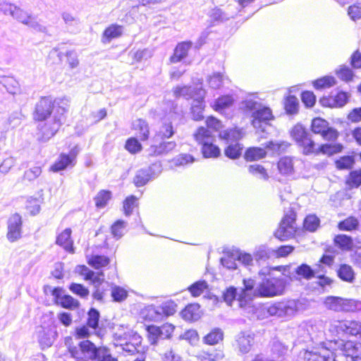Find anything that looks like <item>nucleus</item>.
<instances>
[{"label": "nucleus", "mask_w": 361, "mask_h": 361, "mask_svg": "<svg viewBox=\"0 0 361 361\" xmlns=\"http://www.w3.org/2000/svg\"><path fill=\"white\" fill-rule=\"evenodd\" d=\"M290 135L301 152L306 156L318 154L319 152L331 155L342 151L341 144L317 145L312 138V134L301 124H296L290 131Z\"/></svg>", "instance_id": "f257e3e1"}, {"label": "nucleus", "mask_w": 361, "mask_h": 361, "mask_svg": "<svg viewBox=\"0 0 361 361\" xmlns=\"http://www.w3.org/2000/svg\"><path fill=\"white\" fill-rule=\"evenodd\" d=\"M240 109L252 118L251 123L256 129L264 130V125L274 118L271 110L252 98H246L240 104Z\"/></svg>", "instance_id": "f03ea898"}, {"label": "nucleus", "mask_w": 361, "mask_h": 361, "mask_svg": "<svg viewBox=\"0 0 361 361\" xmlns=\"http://www.w3.org/2000/svg\"><path fill=\"white\" fill-rule=\"evenodd\" d=\"M142 343V337L136 332L128 331L116 333L114 345L118 353L123 355H133L139 352L138 348Z\"/></svg>", "instance_id": "7ed1b4c3"}, {"label": "nucleus", "mask_w": 361, "mask_h": 361, "mask_svg": "<svg viewBox=\"0 0 361 361\" xmlns=\"http://www.w3.org/2000/svg\"><path fill=\"white\" fill-rule=\"evenodd\" d=\"M105 347H97L91 341L83 340L78 346H69L68 350L75 361H94L102 353Z\"/></svg>", "instance_id": "20e7f679"}, {"label": "nucleus", "mask_w": 361, "mask_h": 361, "mask_svg": "<svg viewBox=\"0 0 361 361\" xmlns=\"http://www.w3.org/2000/svg\"><path fill=\"white\" fill-rule=\"evenodd\" d=\"M328 310L337 312H353L361 311V301L350 298L328 296L324 302Z\"/></svg>", "instance_id": "39448f33"}, {"label": "nucleus", "mask_w": 361, "mask_h": 361, "mask_svg": "<svg viewBox=\"0 0 361 361\" xmlns=\"http://www.w3.org/2000/svg\"><path fill=\"white\" fill-rule=\"evenodd\" d=\"M195 140L202 145V152L205 158H214L220 154V149L213 144L212 132L204 127L199 128L194 134Z\"/></svg>", "instance_id": "423d86ee"}, {"label": "nucleus", "mask_w": 361, "mask_h": 361, "mask_svg": "<svg viewBox=\"0 0 361 361\" xmlns=\"http://www.w3.org/2000/svg\"><path fill=\"white\" fill-rule=\"evenodd\" d=\"M330 348L334 351L341 350V354L338 357H345L347 361H357L361 360V343L335 340L329 342Z\"/></svg>", "instance_id": "0eeeda50"}, {"label": "nucleus", "mask_w": 361, "mask_h": 361, "mask_svg": "<svg viewBox=\"0 0 361 361\" xmlns=\"http://www.w3.org/2000/svg\"><path fill=\"white\" fill-rule=\"evenodd\" d=\"M286 287V281L282 278H268L259 285L255 290V295L274 297L281 295Z\"/></svg>", "instance_id": "6e6552de"}, {"label": "nucleus", "mask_w": 361, "mask_h": 361, "mask_svg": "<svg viewBox=\"0 0 361 361\" xmlns=\"http://www.w3.org/2000/svg\"><path fill=\"white\" fill-rule=\"evenodd\" d=\"M244 288L241 290V293L238 294L237 302L239 307L244 310L245 312L248 314L253 315L256 313L257 308L253 305L251 295H255L254 287L255 282L252 279H247L243 280Z\"/></svg>", "instance_id": "1a4fd4ad"}, {"label": "nucleus", "mask_w": 361, "mask_h": 361, "mask_svg": "<svg viewBox=\"0 0 361 361\" xmlns=\"http://www.w3.org/2000/svg\"><path fill=\"white\" fill-rule=\"evenodd\" d=\"M329 331L339 337L361 335V322L355 320L334 321L329 325Z\"/></svg>", "instance_id": "9d476101"}, {"label": "nucleus", "mask_w": 361, "mask_h": 361, "mask_svg": "<svg viewBox=\"0 0 361 361\" xmlns=\"http://www.w3.org/2000/svg\"><path fill=\"white\" fill-rule=\"evenodd\" d=\"M66 112V107L59 106L53 119L45 123L41 128V140L44 142L47 141L56 133L64 120L63 115Z\"/></svg>", "instance_id": "9b49d317"}, {"label": "nucleus", "mask_w": 361, "mask_h": 361, "mask_svg": "<svg viewBox=\"0 0 361 361\" xmlns=\"http://www.w3.org/2000/svg\"><path fill=\"white\" fill-rule=\"evenodd\" d=\"M298 310V302L295 300L275 302L270 305L267 308V311L269 315L278 317H293Z\"/></svg>", "instance_id": "f8f14e48"}, {"label": "nucleus", "mask_w": 361, "mask_h": 361, "mask_svg": "<svg viewBox=\"0 0 361 361\" xmlns=\"http://www.w3.org/2000/svg\"><path fill=\"white\" fill-rule=\"evenodd\" d=\"M175 326L173 324L166 323L161 326L155 325L148 326L147 331L148 333V340L151 345H158L163 343L165 339L171 338Z\"/></svg>", "instance_id": "ddd939ff"}, {"label": "nucleus", "mask_w": 361, "mask_h": 361, "mask_svg": "<svg viewBox=\"0 0 361 361\" xmlns=\"http://www.w3.org/2000/svg\"><path fill=\"white\" fill-rule=\"evenodd\" d=\"M296 214L290 211L282 219L279 228L275 231L274 235L280 240H286L292 238L296 232L295 226Z\"/></svg>", "instance_id": "4468645a"}, {"label": "nucleus", "mask_w": 361, "mask_h": 361, "mask_svg": "<svg viewBox=\"0 0 361 361\" xmlns=\"http://www.w3.org/2000/svg\"><path fill=\"white\" fill-rule=\"evenodd\" d=\"M47 289L51 292L54 297V302L57 305L68 310H75L79 307V301L69 295L63 294V288L59 287L51 288V287L48 286L45 289L46 292Z\"/></svg>", "instance_id": "2eb2a0df"}, {"label": "nucleus", "mask_w": 361, "mask_h": 361, "mask_svg": "<svg viewBox=\"0 0 361 361\" xmlns=\"http://www.w3.org/2000/svg\"><path fill=\"white\" fill-rule=\"evenodd\" d=\"M161 172L159 164H154L147 169L138 170L134 177V183L137 187L145 185L151 179L157 177Z\"/></svg>", "instance_id": "dca6fc26"}, {"label": "nucleus", "mask_w": 361, "mask_h": 361, "mask_svg": "<svg viewBox=\"0 0 361 361\" xmlns=\"http://www.w3.org/2000/svg\"><path fill=\"white\" fill-rule=\"evenodd\" d=\"M312 130L314 133L320 134L324 139L334 140L337 138V131L329 126V123L321 118H314L312 121Z\"/></svg>", "instance_id": "f3484780"}, {"label": "nucleus", "mask_w": 361, "mask_h": 361, "mask_svg": "<svg viewBox=\"0 0 361 361\" xmlns=\"http://www.w3.org/2000/svg\"><path fill=\"white\" fill-rule=\"evenodd\" d=\"M54 101L51 97H43L37 102L34 111V118L37 121H44L51 114Z\"/></svg>", "instance_id": "a211bd4d"}, {"label": "nucleus", "mask_w": 361, "mask_h": 361, "mask_svg": "<svg viewBox=\"0 0 361 361\" xmlns=\"http://www.w3.org/2000/svg\"><path fill=\"white\" fill-rule=\"evenodd\" d=\"M8 232L6 237L8 241L13 243L21 238L22 218L18 214H13L8 220Z\"/></svg>", "instance_id": "6ab92c4d"}, {"label": "nucleus", "mask_w": 361, "mask_h": 361, "mask_svg": "<svg viewBox=\"0 0 361 361\" xmlns=\"http://www.w3.org/2000/svg\"><path fill=\"white\" fill-rule=\"evenodd\" d=\"M326 348H322L319 350L307 352L305 353L306 361H339L337 359L338 355L330 348L329 343Z\"/></svg>", "instance_id": "aec40b11"}, {"label": "nucleus", "mask_w": 361, "mask_h": 361, "mask_svg": "<svg viewBox=\"0 0 361 361\" xmlns=\"http://www.w3.org/2000/svg\"><path fill=\"white\" fill-rule=\"evenodd\" d=\"M255 334L250 331H240L235 336V346L239 352L245 354L250 352L254 343Z\"/></svg>", "instance_id": "412c9836"}, {"label": "nucleus", "mask_w": 361, "mask_h": 361, "mask_svg": "<svg viewBox=\"0 0 361 361\" xmlns=\"http://www.w3.org/2000/svg\"><path fill=\"white\" fill-rule=\"evenodd\" d=\"M206 92L200 87L197 92V97L194 99L191 106V114L195 121H200L203 118V110L204 108V98Z\"/></svg>", "instance_id": "4be33fe9"}, {"label": "nucleus", "mask_w": 361, "mask_h": 361, "mask_svg": "<svg viewBox=\"0 0 361 361\" xmlns=\"http://www.w3.org/2000/svg\"><path fill=\"white\" fill-rule=\"evenodd\" d=\"M348 95L346 92H340L335 97H323L319 100L323 106L342 107L348 102Z\"/></svg>", "instance_id": "5701e85b"}, {"label": "nucleus", "mask_w": 361, "mask_h": 361, "mask_svg": "<svg viewBox=\"0 0 361 361\" xmlns=\"http://www.w3.org/2000/svg\"><path fill=\"white\" fill-rule=\"evenodd\" d=\"M141 317L147 321L159 322L163 319L159 306L147 305L141 310Z\"/></svg>", "instance_id": "b1692460"}, {"label": "nucleus", "mask_w": 361, "mask_h": 361, "mask_svg": "<svg viewBox=\"0 0 361 361\" xmlns=\"http://www.w3.org/2000/svg\"><path fill=\"white\" fill-rule=\"evenodd\" d=\"M176 147L174 141L163 142L157 146H151L149 149V155L159 156L166 154L173 150Z\"/></svg>", "instance_id": "393cba45"}, {"label": "nucleus", "mask_w": 361, "mask_h": 361, "mask_svg": "<svg viewBox=\"0 0 361 361\" xmlns=\"http://www.w3.org/2000/svg\"><path fill=\"white\" fill-rule=\"evenodd\" d=\"M123 30V26L111 24L104 30L102 37V42L103 43H109L113 39L121 36Z\"/></svg>", "instance_id": "a878e982"}, {"label": "nucleus", "mask_w": 361, "mask_h": 361, "mask_svg": "<svg viewBox=\"0 0 361 361\" xmlns=\"http://www.w3.org/2000/svg\"><path fill=\"white\" fill-rule=\"evenodd\" d=\"M243 135L244 133L242 129H238L236 128L223 130L219 133V137L221 139L225 140L228 145L230 143L238 142V141L242 139Z\"/></svg>", "instance_id": "bb28decb"}, {"label": "nucleus", "mask_w": 361, "mask_h": 361, "mask_svg": "<svg viewBox=\"0 0 361 361\" xmlns=\"http://www.w3.org/2000/svg\"><path fill=\"white\" fill-rule=\"evenodd\" d=\"M182 317L187 321H197L201 317L200 306L198 304H190L181 312Z\"/></svg>", "instance_id": "cd10ccee"}, {"label": "nucleus", "mask_w": 361, "mask_h": 361, "mask_svg": "<svg viewBox=\"0 0 361 361\" xmlns=\"http://www.w3.org/2000/svg\"><path fill=\"white\" fill-rule=\"evenodd\" d=\"M56 333L51 329L42 328L38 331V340L43 348H47L52 345L55 340Z\"/></svg>", "instance_id": "c85d7f7f"}, {"label": "nucleus", "mask_w": 361, "mask_h": 361, "mask_svg": "<svg viewBox=\"0 0 361 361\" xmlns=\"http://www.w3.org/2000/svg\"><path fill=\"white\" fill-rule=\"evenodd\" d=\"M133 128L136 131L137 137L141 140H146L149 137V128L147 123L141 118L136 119L133 123Z\"/></svg>", "instance_id": "c756f323"}, {"label": "nucleus", "mask_w": 361, "mask_h": 361, "mask_svg": "<svg viewBox=\"0 0 361 361\" xmlns=\"http://www.w3.org/2000/svg\"><path fill=\"white\" fill-rule=\"evenodd\" d=\"M191 42L179 43L174 49L173 54L170 57L171 63H177L183 59L191 47Z\"/></svg>", "instance_id": "7c9ffc66"}, {"label": "nucleus", "mask_w": 361, "mask_h": 361, "mask_svg": "<svg viewBox=\"0 0 361 361\" xmlns=\"http://www.w3.org/2000/svg\"><path fill=\"white\" fill-rule=\"evenodd\" d=\"M196 87L192 88L191 86H176L173 89V93L174 97H183L185 99H190V98H196L197 97V92L200 88Z\"/></svg>", "instance_id": "2f4dec72"}, {"label": "nucleus", "mask_w": 361, "mask_h": 361, "mask_svg": "<svg viewBox=\"0 0 361 361\" xmlns=\"http://www.w3.org/2000/svg\"><path fill=\"white\" fill-rule=\"evenodd\" d=\"M74 165L73 157L66 154H61L51 169L53 171L58 172L66 169L69 166H73Z\"/></svg>", "instance_id": "473e14b6"}, {"label": "nucleus", "mask_w": 361, "mask_h": 361, "mask_svg": "<svg viewBox=\"0 0 361 361\" xmlns=\"http://www.w3.org/2000/svg\"><path fill=\"white\" fill-rule=\"evenodd\" d=\"M223 339V331L219 328H214L203 337V342L207 345H214L219 343Z\"/></svg>", "instance_id": "72a5a7b5"}, {"label": "nucleus", "mask_w": 361, "mask_h": 361, "mask_svg": "<svg viewBox=\"0 0 361 361\" xmlns=\"http://www.w3.org/2000/svg\"><path fill=\"white\" fill-rule=\"evenodd\" d=\"M0 83L5 87L6 91L11 94L20 92L18 82L13 77L4 76L0 78Z\"/></svg>", "instance_id": "f704fd0d"}, {"label": "nucleus", "mask_w": 361, "mask_h": 361, "mask_svg": "<svg viewBox=\"0 0 361 361\" xmlns=\"http://www.w3.org/2000/svg\"><path fill=\"white\" fill-rule=\"evenodd\" d=\"M278 169L281 173L289 176L294 172V164L291 157H284L278 162Z\"/></svg>", "instance_id": "c9c22d12"}, {"label": "nucleus", "mask_w": 361, "mask_h": 361, "mask_svg": "<svg viewBox=\"0 0 361 361\" xmlns=\"http://www.w3.org/2000/svg\"><path fill=\"white\" fill-rule=\"evenodd\" d=\"M334 242L337 247L343 251L350 250L353 245L352 238L344 234L336 235Z\"/></svg>", "instance_id": "e433bc0d"}, {"label": "nucleus", "mask_w": 361, "mask_h": 361, "mask_svg": "<svg viewBox=\"0 0 361 361\" xmlns=\"http://www.w3.org/2000/svg\"><path fill=\"white\" fill-rule=\"evenodd\" d=\"M87 262L92 267L99 269L109 265L110 259L104 255H94L88 257Z\"/></svg>", "instance_id": "4c0bfd02"}, {"label": "nucleus", "mask_w": 361, "mask_h": 361, "mask_svg": "<svg viewBox=\"0 0 361 361\" xmlns=\"http://www.w3.org/2000/svg\"><path fill=\"white\" fill-rule=\"evenodd\" d=\"M338 276L341 279L348 283H353L355 280V272L348 264H341L338 270Z\"/></svg>", "instance_id": "58836bf2"}, {"label": "nucleus", "mask_w": 361, "mask_h": 361, "mask_svg": "<svg viewBox=\"0 0 361 361\" xmlns=\"http://www.w3.org/2000/svg\"><path fill=\"white\" fill-rule=\"evenodd\" d=\"M61 18L66 27L71 30L76 28L80 23V18L78 16L68 11H64L61 13Z\"/></svg>", "instance_id": "ea45409f"}, {"label": "nucleus", "mask_w": 361, "mask_h": 361, "mask_svg": "<svg viewBox=\"0 0 361 361\" xmlns=\"http://www.w3.org/2000/svg\"><path fill=\"white\" fill-rule=\"evenodd\" d=\"M359 227V221L354 216H350L339 222L338 228L341 231H352Z\"/></svg>", "instance_id": "a19ab883"}, {"label": "nucleus", "mask_w": 361, "mask_h": 361, "mask_svg": "<svg viewBox=\"0 0 361 361\" xmlns=\"http://www.w3.org/2000/svg\"><path fill=\"white\" fill-rule=\"evenodd\" d=\"M266 151L261 147H250L245 154V158L247 161H255L264 158L266 156Z\"/></svg>", "instance_id": "79ce46f5"}, {"label": "nucleus", "mask_w": 361, "mask_h": 361, "mask_svg": "<svg viewBox=\"0 0 361 361\" xmlns=\"http://www.w3.org/2000/svg\"><path fill=\"white\" fill-rule=\"evenodd\" d=\"M71 228H66L61 233L58 235L56 238V243L63 247L66 250H69L73 243L71 239Z\"/></svg>", "instance_id": "37998d69"}, {"label": "nucleus", "mask_w": 361, "mask_h": 361, "mask_svg": "<svg viewBox=\"0 0 361 361\" xmlns=\"http://www.w3.org/2000/svg\"><path fill=\"white\" fill-rule=\"evenodd\" d=\"M233 101V98L230 95L222 96L215 100L212 106L216 111H221L230 107Z\"/></svg>", "instance_id": "c03bdc74"}, {"label": "nucleus", "mask_w": 361, "mask_h": 361, "mask_svg": "<svg viewBox=\"0 0 361 361\" xmlns=\"http://www.w3.org/2000/svg\"><path fill=\"white\" fill-rule=\"evenodd\" d=\"M243 147L239 142L230 143L225 149V154L230 159H237L242 153Z\"/></svg>", "instance_id": "a18cd8bd"}, {"label": "nucleus", "mask_w": 361, "mask_h": 361, "mask_svg": "<svg viewBox=\"0 0 361 361\" xmlns=\"http://www.w3.org/2000/svg\"><path fill=\"white\" fill-rule=\"evenodd\" d=\"M127 223L123 220L116 221L111 227V232L114 238H121L126 232Z\"/></svg>", "instance_id": "49530a36"}, {"label": "nucleus", "mask_w": 361, "mask_h": 361, "mask_svg": "<svg viewBox=\"0 0 361 361\" xmlns=\"http://www.w3.org/2000/svg\"><path fill=\"white\" fill-rule=\"evenodd\" d=\"M295 272L298 276L306 280H310L313 278L315 274V271L306 264H302L298 266L295 269Z\"/></svg>", "instance_id": "de8ad7c7"}, {"label": "nucleus", "mask_w": 361, "mask_h": 361, "mask_svg": "<svg viewBox=\"0 0 361 361\" xmlns=\"http://www.w3.org/2000/svg\"><path fill=\"white\" fill-rule=\"evenodd\" d=\"M27 27L37 32L48 34V28L44 25L42 24L35 16L32 15L30 19L28 20L25 24Z\"/></svg>", "instance_id": "09e8293b"}, {"label": "nucleus", "mask_w": 361, "mask_h": 361, "mask_svg": "<svg viewBox=\"0 0 361 361\" xmlns=\"http://www.w3.org/2000/svg\"><path fill=\"white\" fill-rule=\"evenodd\" d=\"M176 307L177 305L173 301L168 300L159 305V310L162 313L161 314L164 318V317L173 315L176 312Z\"/></svg>", "instance_id": "8fccbe9b"}, {"label": "nucleus", "mask_w": 361, "mask_h": 361, "mask_svg": "<svg viewBox=\"0 0 361 361\" xmlns=\"http://www.w3.org/2000/svg\"><path fill=\"white\" fill-rule=\"evenodd\" d=\"M346 184L351 188H358L361 185V169L352 171L346 180Z\"/></svg>", "instance_id": "3c124183"}, {"label": "nucleus", "mask_w": 361, "mask_h": 361, "mask_svg": "<svg viewBox=\"0 0 361 361\" xmlns=\"http://www.w3.org/2000/svg\"><path fill=\"white\" fill-rule=\"evenodd\" d=\"M207 288L208 284L205 281H199L188 287V290L193 297H197L200 296L204 290L207 289Z\"/></svg>", "instance_id": "603ef678"}, {"label": "nucleus", "mask_w": 361, "mask_h": 361, "mask_svg": "<svg viewBox=\"0 0 361 361\" xmlns=\"http://www.w3.org/2000/svg\"><path fill=\"white\" fill-rule=\"evenodd\" d=\"M31 16L27 11L16 6L11 17L19 23L25 25L28 20L30 19Z\"/></svg>", "instance_id": "864d4df0"}, {"label": "nucleus", "mask_w": 361, "mask_h": 361, "mask_svg": "<svg viewBox=\"0 0 361 361\" xmlns=\"http://www.w3.org/2000/svg\"><path fill=\"white\" fill-rule=\"evenodd\" d=\"M285 109L289 114H294L298 112V100L295 96H289L285 101Z\"/></svg>", "instance_id": "5fc2aeb1"}, {"label": "nucleus", "mask_w": 361, "mask_h": 361, "mask_svg": "<svg viewBox=\"0 0 361 361\" xmlns=\"http://www.w3.org/2000/svg\"><path fill=\"white\" fill-rule=\"evenodd\" d=\"M111 199V192L107 190H102L94 198L95 200V205L98 208H103L104 207L108 201Z\"/></svg>", "instance_id": "6e6d98bb"}, {"label": "nucleus", "mask_w": 361, "mask_h": 361, "mask_svg": "<svg viewBox=\"0 0 361 361\" xmlns=\"http://www.w3.org/2000/svg\"><path fill=\"white\" fill-rule=\"evenodd\" d=\"M355 163V159L353 156H344L337 159L335 162L336 167L338 169H351Z\"/></svg>", "instance_id": "4d7b16f0"}, {"label": "nucleus", "mask_w": 361, "mask_h": 361, "mask_svg": "<svg viewBox=\"0 0 361 361\" xmlns=\"http://www.w3.org/2000/svg\"><path fill=\"white\" fill-rule=\"evenodd\" d=\"M336 84V80L332 76H324L314 82V87L316 89L330 87Z\"/></svg>", "instance_id": "13d9d810"}, {"label": "nucleus", "mask_w": 361, "mask_h": 361, "mask_svg": "<svg viewBox=\"0 0 361 361\" xmlns=\"http://www.w3.org/2000/svg\"><path fill=\"white\" fill-rule=\"evenodd\" d=\"M194 161V157L188 154H179L173 159L174 165L177 166H184Z\"/></svg>", "instance_id": "bf43d9fd"}, {"label": "nucleus", "mask_w": 361, "mask_h": 361, "mask_svg": "<svg viewBox=\"0 0 361 361\" xmlns=\"http://www.w3.org/2000/svg\"><path fill=\"white\" fill-rule=\"evenodd\" d=\"M162 361H183L181 357L171 347L160 353Z\"/></svg>", "instance_id": "052dcab7"}, {"label": "nucleus", "mask_w": 361, "mask_h": 361, "mask_svg": "<svg viewBox=\"0 0 361 361\" xmlns=\"http://www.w3.org/2000/svg\"><path fill=\"white\" fill-rule=\"evenodd\" d=\"M319 219L315 215L307 216L304 221V227L306 230L313 232L319 226Z\"/></svg>", "instance_id": "680f3d73"}, {"label": "nucleus", "mask_w": 361, "mask_h": 361, "mask_svg": "<svg viewBox=\"0 0 361 361\" xmlns=\"http://www.w3.org/2000/svg\"><path fill=\"white\" fill-rule=\"evenodd\" d=\"M42 173V169L40 166H33L24 172L23 180L27 181H33L37 178Z\"/></svg>", "instance_id": "e2e57ef3"}, {"label": "nucleus", "mask_w": 361, "mask_h": 361, "mask_svg": "<svg viewBox=\"0 0 361 361\" xmlns=\"http://www.w3.org/2000/svg\"><path fill=\"white\" fill-rule=\"evenodd\" d=\"M248 171L252 175L262 179H267L268 175L265 169L259 164H252L248 167Z\"/></svg>", "instance_id": "0e129e2a"}, {"label": "nucleus", "mask_w": 361, "mask_h": 361, "mask_svg": "<svg viewBox=\"0 0 361 361\" xmlns=\"http://www.w3.org/2000/svg\"><path fill=\"white\" fill-rule=\"evenodd\" d=\"M209 16L213 23H219L229 18L220 8H214L209 13Z\"/></svg>", "instance_id": "69168bd1"}, {"label": "nucleus", "mask_w": 361, "mask_h": 361, "mask_svg": "<svg viewBox=\"0 0 361 361\" xmlns=\"http://www.w3.org/2000/svg\"><path fill=\"white\" fill-rule=\"evenodd\" d=\"M69 289L74 294H76L82 298H87L89 295L88 289L82 284L73 283L71 284Z\"/></svg>", "instance_id": "338daca9"}, {"label": "nucleus", "mask_w": 361, "mask_h": 361, "mask_svg": "<svg viewBox=\"0 0 361 361\" xmlns=\"http://www.w3.org/2000/svg\"><path fill=\"white\" fill-rule=\"evenodd\" d=\"M126 149L129 152L135 154L142 149V145L136 138L131 137L126 141Z\"/></svg>", "instance_id": "774afa93"}]
</instances>
